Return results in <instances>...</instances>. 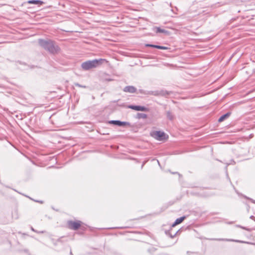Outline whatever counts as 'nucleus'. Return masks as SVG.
<instances>
[{
    "label": "nucleus",
    "mask_w": 255,
    "mask_h": 255,
    "mask_svg": "<svg viewBox=\"0 0 255 255\" xmlns=\"http://www.w3.org/2000/svg\"><path fill=\"white\" fill-rule=\"evenodd\" d=\"M81 223L82 222L80 221H68L67 222V226L68 228L71 230H77L80 227Z\"/></svg>",
    "instance_id": "7ed1b4c3"
},
{
    "label": "nucleus",
    "mask_w": 255,
    "mask_h": 255,
    "mask_svg": "<svg viewBox=\"0 0 255 255\" xmlns=\"http://www.w3.org/2000/svg\"><path fill=\"white\" fill-rule=\"evenodd\" d=\"M153 30L156 33H164L165 34L168 33V31L164 29H161L159 27H154Z\"/></svg>",
    "instance_id": "9d476101"
},
{
    "label": "nucleus",
    "mask_w": 255,
    "mask_h": 255,
    "mask_svg": "<svg viewBox=\"0 0 255 255\" xmlns=\"http://www.w3.org/2000/svg\"><path fill=\"white\" fill-rule=\"evenodd\" d=\"M27 3L29 4H36L38 5H42L44 2L43 1L40 0H29L27 1Z\"/></svg>",
    "instance_id": "1a4fd4ad"
},
{
    "label": "nucleus",
    "mask_w": 255,
    "mask_h": 255,
    "mask_svg": "<svg viewBox=\"0 0 255 255\" xmlns=\"http://www.w3.org/2000/svg\"><path fill=\"white\" fill-rule=\"evenodd\" d=\"M58 242L61 241V239H60H60H59L58 240Z\"/></svg>",
    "instance_id": "a878e982"
},
{
    "label": "nucleus",
    "mask_w": 255,
    "mask_h": 255,
    "mask_svg": "<svg viewBox=\"0 0 255 255\" xmlns=\"http://www.w3.org/2000/svg\"><path fill=\"white\" fill-rule=\"evenodd\" d=\"M38 43L45 50L53 54L57 53L60 50L59 46L56 45L53 40L50 39H38Z\"/></svg>",
    "instance_id": "f257e3e1"
},
{
    "label": "nucleus",
    "mask_w": 255,
    "mask_h": 255,
    "mask_svg": "<svg viewBox=\"0 0 255 255\" xmlns=\"http://www.w3.org/2000/svg\"><path fill=\"white\" fill-rule=\"evenodd\" d=\"M165 133L161 131H155L151 134V135L155 139L161 140L164 138Z\"/></svg>",
    "instance_id": "39448f33"
},
{
    "label": "nucleus",
    "mask_w": 255,
    "mask_h": 255,
    "mask_svg": "<svg viewBox=\"0 0 255 255\" xmlns=\"http://www.w3.org/2000/svg\"><path fill=\"white\" fill-rule=\"evenodd\" d=\"M213 240H217V241H235L236 242H240V241L238 240H228V239H212Z\"/></svg>",
    "instance_id": "4468645a"
},
{
    "label": "nucleus",
    "mask_w": 255,
    "mask_h": 255,
    "mask_svg": "<svg viewBox=\"0 0 255 255\" xmlns=\"http://www.w3.org/2000/svg\"><path fill=\"white\" fill-rule=\"evenodd\" d=\"M37 202H39L40 203H43V202L42 201H37Z\"/></svg>",
    "instance_id": "b1692460"
},
{
    "label": "nucleus",
    "mask_w": 255,
    "mask_h": 255,
    "mask_svg": "<svg viewBox=\"0 0 255 255\" xmlns=\"http://www.w3.org/2000/svg\"><path fill=\"white\" fill-rule=\"evenodd\" d=\"M147 117V116L146 114H143V113H138L137 114V118L138 119H146Z\"/></svg>",
    "instance_id": "f8f14e48"
},
{
    "label": "nucleus",
    "mask_w": 255,
    "mask_h": 255,
    "mask_svg": "<svg viewBox=\"0 0 255 255\" xmlns=\"http://www.w3.org/2000/svg\"><path fill=\"white\" fill-rule=\"evenodd\" d=\"M108 81H112V80L111 79H109L107 80Z\"/></svg>",
    "instance_id": "bb28decb"
},
{
    "label": "nucleus",
    "mask_w": 255,
    "mask_h": 255,
    "mask_svg": "<svg viewBox=\"0 0 255 255\" xmlns=\"http://www.w3.org/2000/svg\"><path fill=\"white\" fill-rule=\"evenodd\" d=\"M146 47H150L153 48H155L157 49L158 45H154V44H147L145 45Z\"/></svg>",
    "instance_id": "dca6fc26"
},
{
    "label": "nucleus",
    "mask_w": 255,
    "mask_h": 255,
    "mask_svg": "<svg viewBox=\"0 0 255 255\" xmlns=\"http://www.w3.org/2000/svg\"><path fill=\"white\" fill-rule=\"evenodd\" d=\"M166 234L167 235H169L170 236V237L171 238H173V237H175V236L176 235V234H177V232H175L173 234H170L169 233V232H166Z\"/></svg>",
    "instance_id": "a211bd4d"
},
{
    "label": "nucleus",
    "mask_w": 255,
    "mask_h": 255,
    "mask_svg": "<svg viewBox=\"0 0 255 255\" xmlns=\"http://www.w3.org/2000/svg\"><path fill=\"white\" fill-rule=\"evenodd\" d=\"M238 227H239V228H242L243 229H245V227H243V226H240V225H238Z\"/></svg>",
    "instance_id": "412c9836"
},
{
    "label": "nucleus",
    "mask_w": 255,
    "mask_h": 255,
    "mask_svg": "<svg viewBox=\"0 0 255 255\" xmlns=\"http://www.w3.org/2000/svg\"><path fill=\"white\" fill-rule=\"evenodd\" d=\"M109 124H113L114 125L122 127L125 126H129L130 124L127 122H122L119 120H111L109 122Z\"/></svg>",
    "instance_id": "423d86ee"
},
{
    "label": "nucleus",
    "mask_w": 255,
    "mask_h": 255,
    "mask_svg": "<svg viewBox=\"0 0 255 255\" xmlns=\"http://www.w3.org/2000/svg\"><path fill=\"white\" fill-rule=\"evenodd\" d=\"M185 218H186L185 216H182L179 218L176 219V220H175L174 223L173 224L172 226L174 227V226L181 223V222H182L183 221V220L185 219Z\"/></svg>",
    "instance_id": "9b49d317"
},
{
    "label": "nucleus",
    "mask_w": 255,
    "mask_h": 255,
    "mask_svg": "<svg viewBox=\"0 0 255 255\" xmlns=\"http://www.w3.org/2000/svg\"><path fill=\"white\" fill-rule=\"evenodd\" d=\"M166 115H167V118L169 120H172L174 118V116L172 114V113L170 112V111H167L166 112Z\"/></svg>",
    "instance_id": "ddd939ff"
},
{
    "label": "nucleus",
    "mask_w": 255,
    "mask_h": 255,
    "mask_svg": "<svg viewBox=\"0 0 255 255\" xmlns=\"http://www.w3.org/2000/svg\"><path fill=\"white\" fill-rule=\"evenodd\" d=\"M123 91L125 92L134 93L136 91V88L133 86H127L124 88Z\"/></svg>",
    "instance_id": "0eeeda50"
},
{
    "label": "nucleus",
    "mask_w": 255,
    "mask_h": 255,
    "mask_svg": "<svg viewBox=\"0 0 255 255\" xmlns=\"http://www.w3.org/2000/svg\"><path fill=\"white\" fill-rule=\"evenodd\" d=\"M231 115V113L230 112H229L227 113L226 114L223 115L221 116L220 118L218 119V122L219 123H221L223 121H224L225 119H227Z\"/></svg>",
    "instance_id": "6e6552de"
},
{
    "label": "nucleus",
    "mask_w": 255,
    "mask_h": 255,
    "mask_svg": "<svg viewBox=\"0 0 255 255\" xmlns=\"http://www.w3.org/2000/svg\"><path fill=\"white\" fill-rule=\"evenodd\" d=\"M251 201H252V202L253 203H255V200H253V199H251Z\"/></svg>",
    "instance_id": "5701e85b"
},
{
    "label": "nucleus",
    "mask_w": 255,
    "mask_h": 255,
    "mask_svg": "<svg viewBox=\"0 0 255 255\" xmlns=\"http://www.w3.org/2000/svg\"><path fill=\"white\" fill-rule=\"evenodd\" d=\"M157 49H162V50H167V49H168V48L166 46L158 45Z\"/></svg>",
    "instance_id": "f3484780"
},
{
    "label": "nucleus",
    "mask_w": 255,
    "mask_h": 255,
    "mask_svg": "<svg viewBox=\"0 0 255 255\" xmlns=\"http://www.w3.org/2000/svg\"><path fill=\"white\" fill-rule=\"evenodd\" d=\"M172 174H176V173H178L177 172H172Z\"/></svg>",
    "instance_id": "cd10ccee"
},
{
    "label": "nucleus",
    "mask_w": 255,
    "mask_h": 255,
    "mask_svg": "<svg viewBox=\"0 0 255 255\" xmlns=\"http://www.w3.org/2000/svg\"><path fill=\"white\" fill-rule=\"evenodd\" d=\"M104 61L107 62L106 59L102 58L99 59H95L92 60H88L81 64V67L84 70H89L91 69L95 68L98 67L102 64Z\"/></svg>",
    "instance_id": "f03ea898"
},
{
    "label": "nucleus",
    "mask_w": 255,
    "mask_h": 255,
    "mask_svg": "<svg viewBox=\"0 0 255 255\" xmlns=\"http://www.w3.org/2000/svg\"><path fill=\"white\" fill-rule=\"evenodd\" d=\"M70 255H73V254H72V251H70Z\"/></svg>",
    "instance_id": "393cba45"
},
{
    "label": "nucleus",
    "mask_w": 255,
    "mask_h": 255,
    "mask_svg": "<svg viewBox=\"0 0 255 255\" xmlns=\"http://www.w3.org/2000/svg\"><path fill=\"white\" fill-rule=\"evenodd\" d=\"M128 108L132 110H134L137 111H143V112H147L148 111V109L144 106H136V105H128Z\"/></svg>",
    "instance_id": "20e7f679"
},
{
    "label": "nucleus",
    "mask_w": 255,
    "mask_h": 255,
    "mask_svg": "<svg viewBox=\"0 0 255 255\" xmlns=\"http://www.w3.org/2000/svg\"><path fill=\"white\" fill-rule=\"evenodd\" d=\"M75 85L77 87H82V88H86V86H83V85H81L80 84H79V83H75Z\"/></svg>",
    "instance_id": "6ab92c4d"
},
{
    "label": "nucleus",
    "mask_w": 255,
    "mask_h": 255,
    "mask_svg": "<svg viewBox=\"0 0 255 255\" xmlns=\"http://www.w3.org/2000/svg\"><path fill=\"white\" fill-rule=\"evenodd\" d=\"M250 218L252 219V220H254V221H255V217L254 216H251L250 217Z\"/></svg>",
    "instance_id": "aec40b11"
},
{
    "label": "nucleus",
    "mask_w": 255,
    "mask_h": 255,
    "mask_svg": "<svg viewBox=\"0 0 255 255\" xmlns=\"http://www.w3.org/2000/svg\"><path fill=\"white\" fill-rule=\"evenodd\" d=\"M244 230H246L248 231H250V230L249 229H248V228H247L246 227H245V229H244Z\"/></svg>",
    "instance_id": "4be33fe9"
},
{
    "label": "nucleus",
    "mask_w": 255,
    "mask_h": 255,
    "mask_svg": "<svg viewBox=\"0 0 255 255\" xmlns=\"http://www.w3.org/2000/svg\"><path fill=\"white\" fill-rule=\"evenodd\" d=\"M31 230L33 232H35V233H38V234H43V233H44L46 232L45 231H37V230H35L32 227H31Z\"/></svg>",
    "instance_id": "2eb2a0df"
}]
</instances>
